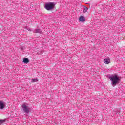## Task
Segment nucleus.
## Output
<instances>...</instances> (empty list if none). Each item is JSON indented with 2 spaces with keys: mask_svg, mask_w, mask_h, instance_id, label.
<instances>
[{
  "mask_svg": "<svg viewBox=\"0 0 125 125\" xmlns=\"http://www.w3.org/2000/svg\"><path fill=\"white\" fill-rule=\"evenodd\" d=\"M111 85L115 87L120 83V77L117 75H111L109 76Z\"/></svg>",
  "mask_w": 125,
  "mask_h": 125,
  "instance_id": "obj_1",
  "label": "nucleus"
},
{
  "mask_svg": "<svg viewBox=\"0 0 125 125\" xmlns=\"http://www.w3.org/2000/svg\"><path fill=\"white\" fill-rule=\"evenodd\" d=\"M55 6V4L54 2H49L45 4V8L46 10H52Z\"/></svg>",
  "mask_w": 125,
  "mask_h": 125,
  "instance_id": "obj_2",
  "label": "nucleus"
},
{
  "mask_svg": "<svg viewBox=\"0 0 125 125\" xmlns=\"http://www.w3.org/2000/svg\"><path fill=\"white\" fill-rule=\"evenodd\" d=\"M27 105H28L27 103H23L21 105L22 110L25 114H29V113H30V108H29Z\"/></svg>",
  "mask_w": 125,
  "mask_h": 125,
  "instance_id": "obj_3",
  "label": "nucleus"
},
{
  "mask_svg": "<svg viewBox=\"0 0 125 125\" xmlns=\"http://www.w3.org/2000/svg\"><path fill=\"white\" fill-rule=\"evenodd\" d=\"M104 64H110L111 63V59L109 58H105L104 60Z\"/></svg>",
  "mask_w": 125,
  "mask_h": 125,
  "instance_id": "obj_4",
  "label": "nucleus"
},
{
  "mask_svg": "<svg viewBox=\"0 0 125 125\" xmlns=\"http://www.w3.org/2000/svg\"><path fill=\"white\" fill-rule=\"evenodd\" d=\"M5 107L4 103L2 101H0V110H3V108Z\"/></svg>",
  "mask_w": 125,
  "mask_h": 125,
  "instance_id": "obj_5",
  "label": "nucleus"
},
{
  "mask_svg": "<svg viewBox=\"0 0 125 125\" xmlns=\"http://www.w3.org/2000/svg\"><path fill=\"white\" fill-rule=\"evenodd\" d=\"M79 21L80 22H84V21H85V19H84V17L81 16L79 18Z\"/></svg>",
  "mask_w": 125,
  "mask_h": 125,
  "instance_id": "obj_6",
  "label": "nucleus"
},
{
  "mask_svg": "<svg viewBox=\"0 0 125 125\" xmlns=\"http://www.w3.org/2000/svg\"><path fill=\"white\" fill-rule=\"evenodd\" d=\"M23 62H24L25 64H28V63H29V59L27 58H23Z\"/></svg>",
  "mask_w": 125,
  "mask_h": 125,
  "instance_id": "obj_7",
  "label": "nucleus"
},
{
  "mask_svg": "<svg viewBox=\"0 0 125 125\" xmlns=\"http://www.w3.org/2000/svg\"><path fill=\"white\" fill-rule=\"evenodd\" d=\"M33 33H38L39 34H42V30L41 29H36L33 31Z\"/></svg>",
  "mask_w": 125,
  "mask_h": 125,
  "instance_id": "obj_8",
  "label": "nucleus"
},
{
  "mask_svg": "<svg viewBox=\"0 0 125 125\" xmlns=\"http://www.w3.org/2000/svg\"><path fill=\"white\" fill-rule=\"evenodd\" d=\"M38 80L37 78L33 79L31 81L32 83H35V82H38Z\"/></svg>",
  "mask_w": 125,
  "mask_h": 125,
  "instance_id": "obj_9",
  "label": "nucleus"
},
{
  "mask_svg": "<svg viewBox=\"0 0 125 125\" xmlns=\"http://www.w3.org/2000/svg\"><path fill=\"white\" fill-rule=\"evenodd\" d=\"M87 9H88V8H87V7H84V10H83V12H86V11H87Z\"/></svg>",
  "mask_w": 125,
  "mask_h": 125,
  "instance_id": "obj_10",
  "label": "nucleus"
},
{
  "mask_svg": "<svg viewBox=\"0 0 125 125\" xmlns=\"http://www.w3.org/2000/svg\"><path fill=\"white\" fill-rule=\"evenodd\" d=\"M4 122V120H0V125H1V124H2Z\"/></svg>",
  "mask_w": 125,
  "mask_h": 125,
  "instance_id": "obj_11",
  "label": "nucleus"
},
{
  "mask_svg": "<svg viewBox=\"0 0 125 125\" xmlns=\"http://www.w3.org/2000/svg\"><path fill=\"white\" fill-rule=\"evenodd\" d=\"M43 53V51H42L41 53H39V54H42Z\"/></svg>",
  "mask_w": 125,
  "mask_h": 125,
  "instance_id": "obj_12",
  "label": "nucleus"
},
{
  "mask_svg": "<svg viewBox=\"0 0 125 125\" xmlns=\"http://www.w3.org/2000/svg\"><path fill=\"white\" fill-rule=\"evenodd\" d=\"M28 31H30V29H28Z\"/></svg>",
  "mask_w": 125,
  "mask_h": 125,
  "instance_id": "obj_13",
  "label": "nucleus"
}]
</instances>
